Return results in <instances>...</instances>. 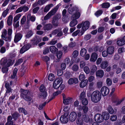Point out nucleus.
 <instances>
[{
  "instance_id": "1",
  "label": "nucleus",
  "mask_w": 125,
  "mask_h": 125,
  "mask_svg": "<svg viewBox=\"0 0 125 125\" xmlns=\"http://www.w3.org/2000/svg\"><path fill=\"white\" fill-rule=\"evenodd\" d=\"M101 95L100 93L98 91H95L92 93L91 95L92 101L94 103H97L101 99Z\"/></svg>"
},
{
  "instance_id": "2",
  "label": "nucleus",
  "mask_w": 125,
  "mask_h": 125,
  "mask_svg": "<svg viewBox=\"0 0 125 125\" xmlns=\"http://www.w3.org/2000/svg\"><path fill=\"white\" fill-rule=\"evenodd\" d=\"M61 5V4L60 3L58 4L53 10L49 12L44 17V20H46L50 18L52 15H53L56 12Z\"/></svg>"
},
{
  "instance_id": "3",
  "label": "nucleus",
  "mask_w": 125,
  "mask_h": 125,
  "mask_svg": "<svg viewBox=\"0 0 125 125\" xmlns=\"http://www.w3.org/2000/svg\"><path fill=\"white\" fill-rule=\"evenodd\" d=\"M69 113L66 112L64 113V114L62 115L60 117V120L61 123L63 124L67 123L68 121V116Z\"/></svg>"
},
{
  "instance_id": "4",
  "label": "nucleus",
  "mask_w": 125,
  "mask_h": 125,
  "mask_svg": "<svg viewBox=\"0 0 125 125\" xmlns=\"http://www.w3.org/2000/svg\"><path fill=\"white\" fill-rule=\"evenodd\" d=\"M40 91L41 92V97L42 98H45L47 96V92L45 87L43 84H41L39 89Z\"/></svg>"
},
{
  "instance_id": "5",
  "label": "nucleus",
  "mask_w": 125,
  "mask_h": 125,
  "mask_svg": "<svg viewBox=\"0 0 125 125\" xmlns=\"http://www.w3.org/2000/svg\"><path fill=\"white\" fill-rule=\"evenodd\" d=\"M62 82V79H55L53 83V88L56 89H58L59 85Z\"/></svg>"
},
{
  "instance_id": "6",
  "label": "nucleus",
  "mask_w": 125,
  "mask_h": 125,
  "mask_svg": "<svg viewBox=\"0 0 125 125\" xmlns=\"http://www.w3.org/2000/svg\"><path fill=\"white\" fill-rule=\"evenodd\" d=\"M94 118L95 121L98 123H101L104 121L102 115L99 114H97L95 115Z\"/></svg>"
},
{
  "instance_id": "7",
  "label": "nucleus",
  "mask_w": 125,
  "mask_h": 125,
  "mask_svg": "<svg viewBox=\"0 0 125 125\" xmlns=\"http://www.w3.org/2000/svg\"><path fill=\"white\" fill-rule=\"evenodd\" d=\"M101 92L102 95L103 96H105L109 94V90L107 87L104 86L102 88Z\"/></svg>"
},
{
  "instance_id": "8",
  "label": "nucleus",
  "mask_w": 125,
  "mask_h": 125,
  "mask_svg": "<svg viewBox=\"0 0 125 125\" xmlns=\"http://www.w3.org/2000/svg\"><path fill=\"white\" fill-rule=\"evenodd\" d=\"M78 11V8L76 6L72 7H69L68 10V12L70 14H74Z\"/></svg>"
},
{
  "instance_id": "9",
  "label": "nucleus",
  "mask_w": 125,
  "mask_h": 125,
  "mask_svg": "<svg viewBox=\"0 0 125 125\" xmlns=\"http://www.w3.org/2000/svg\"><path fill=\"white\" fill-rule=\"evenodd\" d=\"M63 98V103L66 105H67L69 104L71 102L72 99L69 97H66L65 94H62Z\"/></svg>"
},
{
  "instance_id": "10",
  "label": "nucleus",
  "mask_w": 125,
  "mask_h": 125,
  "mask_svg": "<svg viewBox=\"0 0 125 125\" xmlns=\"http://www.w3.org/2000/svg\"><path fill=\"white\" fill-rule=\"evenodd\" d=\"M42 40L41 38L39 36H35L31 40V42L33 45H37V44L40 42Z\"/></svg>"
},
{
  "instance_id": "11",
  "label": "nucleus",
  "mask_w": 125,
  "mask_h": 125,
  "mask_svg": "<svg viewBox=\"0 0 125 125\" xmlns=\"http://www.w3.org/2000/svg\"><path fill=\"white\" fill-rule=\"evenodd\" d=\"M1 37L3 40L6 41H8V36L7 35V31L6 29H3L2 31Z\"/></svg>"
},
{
  "instance_id": "12",
  "label": "nucleus",
  "mask_w": 125,
  "mask_h": 125,
  "mask_svg": "<svg viewBox=\"0 0 125 125\" xmlns=\"http://www.w3.org/2000/svg\"><path fill=\"white\" fill-rule=\"evenodd\" d=\"M65 87V85L63 84H62V83H60V84L59 85L58 88V89H59L60 90L57 91L55 93H54L53 95H57L61 94L62 92V91L64 89Z\"/></svg>"
},
{
  "instance_id": "13",
  "label": "nucleus",
  "mask_w": 125,
  "mask_h": 125,
  "mask_svg": "<svg viewBox=\"0 0 125 125\" xmlns=\"http://www.w3.org/2000/svg\"><path fill=\"white\" fill-rule=\"evenodd\" d=\"M31 45L29 44L24 45L21 49L20 52L22 54L28 50L30 48Z\"/></svg>"
},
{
  "instance_id": "14",
  "label": "nucleus",
  "mask_w": 125,
  "mask_h": 125,
  "mask_svg": "<svg viewBox=\"0 0 125 125\" xmlns=\"http://www.w3.org/2000/svg\"><path fill=\"white\" fill-rule=\"evenodd\" d=\"M77 117V114L74 112L71 113L69 116V119L71 122L74 121Z\"/></svg>"
},
{
  "instance_id": "15",
  "label": "nucleus",
  "mask_w": 125,
  "mask_h": 125,
  "mask_svg": "<svg viewBox=\"0 0 125 125\" xmlns=\"http://www.w3.org/2000/svg\"><path fill=\"white\" fill-rule=\"evenodd\" d=\"M125 36L121 39H119L117 41V44L119 46H123L125 44Z\"/></svg>"
},
{
  "instance_id": "16",
  "label": "nucleus",
  "mask_w": 125,
  "mask_h": 125,
  "mask_svg": "<svg viewBox=\"0 0 125 125\" xmlns=\"http://www.w3.org/2000/svg\"><path fill=\"white\" fill-rule=\"evenodd\" d=\"M22 37V35L19 33H17L15 35L14 39L15 42L16 43L20 41Z\"/></svg>"
},
{
  "instance_id": "17",
  "label": "nucleus",
  "mask_w": 125,
  "mask_h": 125,
  "mask_svg": "<svg viewBox=\"0 0 125 125\" xmlns=\"http://www.w3.org/2000/svg\"><path fill=\"white\" fill-rule=\"evenodd\" d=\"M98 57V55L95 52L92 53L91 55L90 61L91 62H95Z\"/></svg>"
},
{
  "instance_id": "18",
  "label": "nucleus",
  "mask_w": 125,
  "mask_h": 125,
  "mask_svg": "<svg viewBox=\"0 0 125 125\" xmlns=\"http://www.w3.org/2000/svg\"><path fill=\"white\" fill-rule=\"evenodd\" d=\"M89 22L88 21H86L83 23L82 28L83 31H85L89 28Z\"/></svg>"
},
{
  "instance_id": "19",
  "label": "nucleus",
  "mask_w": 125,
  "mask_h": 125,
  "mask_svg": "<svg viewBox=\"0 0 125 125\" xmlns=\"http://www.w3.org/2000/svg\"><path fill=\"white\" fill-rule=\"evenodd\" d=\"M108 65V63L107 61H103L100 64V67L102 69H104L106 68Z\"/></svg>"
},
{
  "instance_id": "20",
  "label": "nucleus",
  "mask_w": 125,
  "mask_h": 125,
  "mask_svg": "<svg viewBox=\"0 0 125 125\" xmlns=\"http://www.w3.org/2000/svg\"><path fill=\"white\" fill-rule=\"evenodd\" d=\"M81 81L80 84V86L82 88L85 87L87 84L88 80L87 79L84 80V79H80Z\"/></svg>"
},
{
  "instance_id": "21",
  "label": "nucleus",
  "mask_w": 125,
  "mask_h": 125,
  "mask_svg": "<svg viewBox=\"0 0 125 125\" xmlns=\"http://www.w3.org/2000/svg\"><path fill=\"white\" fill-rule=\"evenodd\" d=\"M78 82L77 79H70L68 81V83L69 84L71 85L73 84L77 83Z\"/></svg>"
},
{
  "instance_id": "22",
  "label": "nucleus",
  "mask_w": 125,
  "mask_h": 125,
  "mask_svg": "<svg viewBox=\"0 0 125 125\" xmlns=\"http://www.w3.org/2000/svg\"><path fill=\"white\" fill-rule=\"evenodd\" d=\"M104 74V72L103 70H99L97 71L96 73V75L97 77L102 78Z\"/></svg>"
},
{
  "instance_id": "23",
  "label": "nucleus",
  "mask_w": 125,
  "mask_h": 125,
  "mask_svg": "<svg viewBox=\"0 0 125 125\" xmlns=\"http://www.w3.org/2000/svg\"><path fill=\"white\" fill-rule=\"evenodd\" d=\"M49 49L50 52L52 53H55L58 51V49L55 46H52L50 47Z\"/></svg>"
},
{
  "instance_id": "24",
  "label": "nucleus",
  "mask_w": 125,
  "mask_h": 125,
  "mask_svg": "<svg viewBox=\"0 0 125 125\" xmlns=\"http://www.w3.org/2000/svg\"><path fill=\"white\" fill-rule=\"evenodd\" d=\"M21 91L22 93L21 94V97L27 96V95L29 93V91L27 90H24L23 89H21Z\"/></svg>"
},
{
  "instance_id": "25",
  "label": "nucleus",
  "mask_w": 125,
  "mask_h": 125,
  "mask_svg": "<svg viewBox=\"0 0 125 125\" xmlns=\"http://www.w3.org/2000/svg\"><path fill=\"white\" fill-rule=\"evenodd\" d=\"M27 18L32 22L35 21L36 20V17L34 16H31L30 14H28Z\"/></svg>"
},
{
  "instance_id": "26",
  "label": "nucleus",
  "mask_w": 125,
  "mask_h": 125,
  "mask_svg": "<svg viewBox=\"0 0 125 125\" xmlns=\"http://www.w3.org/2000/svg\"><path fill=\"white\" fill-rule=\"evenodd\" d=\"M53 25L55 26H57L58 24V19L56 17H54L53 18L52 21Z\"/></svg>"
},
{
  "instance_id": "27",
  "label": "nucleus",
  "mask_w": 125,
  "mask_h": 125,
  "mask_svg": "<svg viewBox=\"0 0 125 125\" xmlns=\"http://www.w3.org/2000/svg\"><path fill=\"white\" fill-rule=\"evenodd\" d=\"M75 13L72 16V19L76 20L80 17L81 14L78 11L75 12Z\"/></svg>"
},
{
  "instance_id": "28",
  "label": "nucleus",
  "mask_w": 125,
  "mask_h": 125,
  "mask_svg": "<svg viewBox=\"0 0 125 125\" xmlns=\"http://www.w3.org/2000/svg\"><path fill=\"white\" fill-rule=\"evenodd\" d=\"M12 31L11 29L10 28L9 29L8 31V41H10L12 37Z\"/></svg>"
},
{
  "instance_id": "29",
  "label": "nucleus",
  "mask_w": 125,
  "mask_h": 125,
  "mask_svg": "<svg viewBox=\"0 0 125 125\" xmlns=\"http://www.w3.org/2000/svg\"><path fill=\"white\" fill-rule=\"evenodd\" d=\"M52 25L50 23L48 24L45 25L44 28V30L48 31L51 29L52 28Z\"/></svg>"
},
{
  "instance_id": "30",
  "label": "nucleus",
  "mask_w": 125,
  "mask_h": 125,
  "mask_svg": "<svg viewBox=\"0 0 125 125\" xmlns=\"http://www.w3.org/2000/svg\"><path fill=\"white\" fill-rule=\"evenodd\" d=\"M53 6L54 5L52 4L48 5L45 7L44 10V11L45 12H48L49 11L51 8L53 7Z\"/></svg>"
},
{
  "instance_id": "31",
  "label": "nucleus",
  "mask_w": 125,
  "mask_h": 125,
  "mask_svg": "<svg viewBox=\"0 0 125 125\" xmlns=\"http://www.w3.org/2000/svg\"><path fill=\"white\" fill-rule=\"evenodd\" d=\"M114 48L113 47H109L107 49V51L108 53L110 54H112L114 52Z\"/></svg>"
},
{
  "instance_id": "32",
  "label": "nucleus",
  "mask_w": 125,
  "mask_h": 125,
  "mask_svg": "<svg viewBox=\"0 0 125 125\" xmlns=\"http://www.w3.org/2000/svg\"><path fill=\"white\" fill-rule=\"evenodd\" d=\"M82 118L84 121L87 123L89 122L90 119L88 115L84 114L82 116Z\"/></svg>"
},
{
  "instance_id": "33",
  "label": "nucleus",
  "mask_w": 125,
  "mask_h": 125,
  "mask_svg": "<svg viewBox=\"0 0 125 125\" xmlns=\"http://www.w3.org/2000/svg\"><path fill=\"white\" fill-rule=\"evenodd\" d=\"M13 17L11 15H10L8 18L7 20V23L9 26H10L12 25V21Z\"/></svg>"
},
{
  "instance_id": "34",
  "label": "nucleus",
  "mask_w": 125,
  "mask_h": 125,
  "mask_svg": "<svg viewBox=\"0 0 125 125\" xmlns=\"http://www.w3.org/2000/svg\"><path fill=\"white\" fill-rule=\"evenodd\" d=\"M102 115V116H103L104 120V119L105 120H107L109 119L110 115L107 112L104 113Z\"/></svg>"
},
{
  "instance_id": "35",
  "label": "nucleus",
  "mask_w": 125,
  "mask_h": 125,
  "mask_svg": "<svg viewBox=\"0 0 125 125\" xmlns=\"http://www.w3.org/2000/svg\"><path fill=\"white\" fill-rule=\"evenodd\" d=\"M7 61L6 58H3L1 60L0 62L1 65H2L3 67H5Z\"/></svg>"
},
{
  "instance_id": "36",
  "label": "nucleus",
  "mask_w": 125,
  "mask_h": 125,
  "mask_svg": "<svg viewBox=\"0 0 125 125\" xmlns=\"http://www.w3.org/2000/svg\"><path fill=\"white\" fill-rule=\"evenodd\" d=\"M73 20L70 22V26L71 27H73L76 25L78 23L77 21L76 20L72 19Z\"/></svg>"
},
{
  "instance_id": "37",
  "label": "nucleus",
  "mask_w": 125,
  "mask_h": 125,
  "mask_svg": "<svg viewBox=\"0 0 125 125\" xmlns=\"http://www.w3.org/2000/svg\"><path fill=\"white\" fill-rule=\"evenodd\" d=\"M18 71V69L17 68H15L14 69L12 75H11V78H15L17 77L16 73Z\"/></svg>"
},
{
  "instance_id": "38",
  "label": "nucleus",
  "mask_w": 125,
  "mask_h": 125,
  "mask_svg": "<svg viewBox=\"0 0 125 125\" xmlns=\"http://www.w3.org/2000/svg\"><path fill=\"white\" fill-rule=\"evenodd\" d=\"M13 64V62L11 59H9L7 61V63L5 67H8L11 65H12Z\"/></svg>"
},
{
  "instance_id": "39",
  "label": "nucleus",
  "mask_w": 125,
  "mask_h": 125,
  "mask_svg": "<svg viewBox=\"0 0 125 125\" xmlns=\"http://www.w3.org/2000/svg\"><path fill=\"white\" fill-rule=\"evenodd\" d=\"M86 50L85 48H83L81 49L80 54L82 57H84L85 56L86 53Z\"/></svg>"
},
{
  "instance_id": "40",
  "label": "nucleus",
  "mask_w": 125,
  "mask_h": 125,
  "mask_svg": "<svg viewBox=\"0 0 125 125\" xmlns=\"http://www.w3.org/2000/svg\"><path fill=\"white\" fill-rule=\"evenodd\" d=\"M57 42V40L55 39H53L48 43L49 44L54 45Z\"/></svg>"
},
{
  "instance_id": "41",
  "label": "nucleus",
  "mask_w": 125,
  "mask_h": 125,
  "mask_svg": "<svg viewBox=\"0 0 125 125\" xmlns=\"http://www.w3.org/2000/svg\"><path fill=\"white\" fill-rule=\"evenodd\" d=\"M21 16V15L20 13L17 14L14 18L13 22L15 23L19 19Z\"/></svg>"
},
{
  "instance_id": "42",
  "label": "nucleus",
  "mask_w": 125,
  "mask_h": 125,
  "mask_svg": "<svg viewBox=\"0 0 125 125\" xmlns=\"http://www.w3.org/2000/svg\"><path fill=\"white\" fill-rule=\"evenodd\" d=\"M117 119V116L116 115H113L110 117V119L112 121H115Z\"/></svg>"
},
{
  "instance_id": "43",
  "label": "nucleus",
  "mask_w": 125,
  "mask_h": 125,
  "mask_svg": "<svg viewBox=\"0 0 125 125\" xmlns=\"http://www.w3.org/2000/svg\"><path fill=\"white\" fill-rule=\"evenodd\" d=\"M83 120L82 118H77L76 123L79 125H82L83 124Z\"/></svg>"
},
{
  "instance_id": "44",
  "label": "nucleus",
  "mask_w": 125,
  "mask_h": 125,
  "mask_svg": "<svg viewBox=\"0 0 125 125\" xmlns=\"http://www.w3.org/2000/svg\"><path fill=\"white\" fill-rule=\"evenodd\" d=\"M9 11V9H6L2 13L1 17L4 18L6 17L8 12Z\"/></svg>"
},
{
  "instance_id": "45",
  "label": "nucleus",
  "mask_w": 125,
  "mask_h": 125,
  "mask_svg": "<svg viewBox=\"0 0 125 125\" xmlns=\"http://www.w3.org/2000/svg\"><path fill=\"white\" fill-rule=\"evenodd\" d=\"M62 54V52L61 51H60L57 52L56 56L58 59H60L61 58Z\"/></svg>"
},
{
  "instance_id": "46",
  "label": "nucleus",
  "mask_w": 125,
  "mask_h": 125,
  "mask_svg": "<svg viewBox=\"0 0 125 125\" xmlns=\"http://www.w3.org/2000/svg\"><path fill=\"white\" fill-rule=\"evenodd\" d=\"M20 113H23L25 115L27 114V112L25 110L22 108H20L18 109Z\"/></svg>"
},
{
  "instance_id": "47",
  "label": "nucleus",
  "mask_w": 125,
  "mask_h": 125,
  "mask_svg": "<svg viewBox=\"0 0 125 125\" xmlns=\"http://www.w3.org/2000/svg\"><path fill=\"white\" fill-rule=\"evenodd\" d=\"M90 69L91 72L94 73L96 70L97 67L95 65H93L91 67Z\"/></svg>"
},
{
  "instance_id": "48",
  "label": "nucleus",
  "mask_w": 125,
  "mask_h": 125,
  "mask_svg": "<svg viewBox=\"0 0 125 125\" xmlns=\"http://www.w3.org/2000/svg\"><path fill=\"white\" fill-rule=\"evenodd\" d=\"M91 37V35L90 34H86L84 36V39L85 41H87L90 39Z\"/></svg>"
},
{
  "instance_id": "49",
  "label": "nucleus",
  "mask_w": 125,
  "mask_h": 125,
  "mask_svg": "<svg viewBox=\"0 0 125 125\" xmlns=\"http://www.w3.org/2000/svg\"><path fill=\"white\" fill-rule=\"evenodd\" d=\"M110 4L107 3H104L102 5V7L104 8H107L109 7Z\"/></svg>"
},
{
  "instance_id": "50",
  "label": "nucleus",
  "mask_w": 125,
  "mask_h": 125,
  "mask_svg": "<svg viewBox=\"0 0 125 125\" xmlns=\"http://www.w3.org/2000/svg\"><path fill=\"white\" fill-rule=\"evenodd\" d=\"M79 52L77 50L74 51L73 54V57L75 58H76L77 56L78 55Z\"/></svg>"
},
{
  "instance_id": "51",
  "label": "nucleus",
  "mask_w": 125,
  "mask_h": 125,
  "mask_svg": "<svg viewBox=\"0 0 125 125\" xmlns=\"http://www.w3.org/2000/svg\"><path fill=\"white\" fill-rule=\"evenodd\" d=\"M78 69V66L77 65H74L72 67V69L74 71H76Z\"/></svg>"
},
{
  "instance_id": "52",
  "label": "nucleus",
  "mask_w": 125,
  "mask_h": 125,
  "mask_svg": "<svg viewBox=\"0 0 125 125\" xmlns=\"http://www.w3.org/2000/svg\"><path fill=\"white\" fill-rule=\"evenodd\" d=\"M19 116L18 113H14L12 115V116L14 120H16Z\"/></svg>"
},
{
  "instance_id": "53",
  "label": "nucleus",
  "mask_w": 125,
  "mask_h": 125,
  "mask_svg": "<svg viewBox=\"0 0 125 125\" xmlns=\"http://www.w3.org/2000/svg\"><path fill=\"white\" fill-rule=\"evenodd\" d=\"M32 32L30 30L28 31L27 34L26 35V36L27 38H29L32 36Z\"/></svg>"
},
{
  "instance_id": "54",
  "label": "nucleus",
  "mask_w": 125,
  "mask_h": 125,
  "mask_svg": "<svg viewBox=\"0 0 125 125\" xmlns=\"http://www.w3.org/2000/svg\"><path fill=\"white\" fill-rule=\"evenodd\" d=\"M103 11L102 10H98L95 13V15L96 16L98 17L101 15Z\"/></svg>"
},
{
  "instance_id": "55",
  "label": "nucleus",
  "mask_w": 125,
  "mask_h": 125,
  "mask_svg": "<svg viewBox=\"0 0 125 125\" xmlns=\"http://www.w3.org/2000/svg\"><path fill=\"white\" fill-rule=\"evenodd\" d=\"M82 100V103L83 105H85L88 104V101L85 98H84Z\"/></svg>"
},
{
  "instance_id": "56",
  "label": "nucleus",
  "mask_w": 125,
  "mask_h": 125,
  "mask_svg": "<svg viewBox=\"0 0 125 125\" xmlns=\"http://www.w3.org/2000/svg\"><path fill=\"white\" fill-rule=\"evenodd\" d=\"M26 17L24 16H23L21 21V24H24L26 21Z\"/></svg>"
},
{
  "instance_id": "57",
  "label": "nucleus",
  "mask_w": 125,
  "mask_h": 125,
  "mask_svg": "<svg viewBox=\"0 0 125 125\" xmlns=\"http://www.w3.org/2000/svg\"><path fill=\"white\" fill-rule=\"evenodd\" d=\"M75 42H71L68 45V46L70 48H73L75 46Z\"/></svg>"
},
{
  "instance_id": "58",
  "label": "nucleus",
  "mask_w": 125,
  "mask_h": 125,
  "mask_svg": "<svg viewBox=\"0 0 125 125\" xmlns=\"http://www.w3.org/2000/svg\"><path fill=\"white\" fill-rule=\"evenodd\" d=\"M108 111L111 114H113L114 113V110L111 106H109L108 107Z\"/></svg>"
},
{
  "instance_id": "59",
  "label": "nucleus",
  "mask_w": 125,
  "mask_h": 125,
  "mask_svg": "<svg viewBox=\"0 0 125 125\" xmlns=\"http://www.w3.org/2000/svg\"><path fill=\"white\" fill-rule=\"evenodd\" d=\"M80 30H78L72 33V36L74 37L76 36L80 32Z\"/></svg>"
},
{
  "instance_id": "60",
  "label": "nucleus",
  "mask_w": 125,
  "mask_h": 125,
  "mask_svg": "<svg viewBox=\"0 0 125 125\" xmlns=\"http://www.w3.org/2000/svg\"><path fill=\"white\" fill-rule=\"evenodd\" d=\"M25 100L28 101H30L31 100V98L29 97V96H27V95L26 96L24 97H22Z\"/></svg>"
},
{
  "instance_id": "61",
  "label": "nucleus",
  "mask_w": 125,
  "mask_h": 125,
  "mask_svg": "<svg viewBox=\"0 0 125 125\" xmlns=\"http://www.w3.org/2000/svg\"><path fill=\"white\" fill-rule=\"evenodd\" d=\"M83 70L84 72L86 74L90 72V70L89 68L88 67H85L84 68Z\"/></svg>"
},
{
  "instance_id": "62",
  "label": "nucleus",
  "mask_w": 125,
  "mask_h": 125,
  "mask_svg": "<svg viewBox=\"0 0 125 125\" xmlns=\"http://www.w3.org/2000/svg\"><path fill=\"white\" fill-rule=\"evenodd\" d=\"M108 53L107 51H104L102 52V55L103 57H105L107 56Z\"/></svg>"
},
{
  "instance_id": "63",
  "label": "nucleus",
  "mask_w": 125,
  "mask_h": 125,
  "mask_svg": "<svg viewBox=\"0 0 125 125\" xmlns=\"http://www.w3.org/2000/svg\"><path fill=\"white\" fill-rule=\"evenodd\" d=\"M7 67H4L2 68V71L3 73H6L8 71V68Z\"/></svg>"
},
{
  "instance_id": "64",
  "label": "nucleus",
  "mask_w": 125,
  "mask_h": 125,
  "mask_svg": "<svg viewBox=\"0 0 125 125\" xmlns=\"http://www.w3.org/2000/svg\"><path fill=\"white\" fill-rule=\"evenodd\" d=\"M85 93L84 91L82 92L80 95V98L82 100L84 98H85Z\"/></svg>"
}]
</instances>
